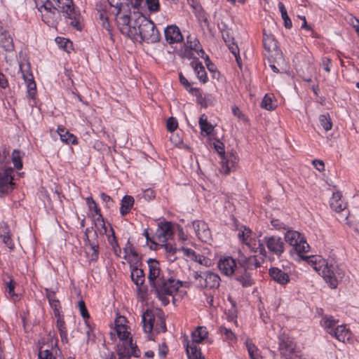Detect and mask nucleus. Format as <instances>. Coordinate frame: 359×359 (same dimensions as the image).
I'll use <instances>...</instances> for the list:
<instances>
[{
    "label": "nucleus",
    "mask_w": 359,
    "mask_h": 359,
    "mask_svg": "<svg viewBox=\"0 0 359 359\" xmlns=\"http://www.w3.org/2000/svg\"><path fill=\"white\" fill-rule=\"evenodd\" d=\"M147 263L151 291L154 292L163 306H166L170 303V297H173L182 286L181 282L172 278H165L161 276L159 262L156 260L149 259Z\"/></svg>",
    "instance_id": "nucleus-1"
},
{
    "label": "nucleus",
    "mask_w": 359,
    "mask_h": 359,
    "mask_svg": "<svg viewBox=\"0 0 359 359\" xmlns=\"http://www.w3.org/2000/svg\"><path fill=\"white\" fill-rule=\"evenodd\" d=\"M316 271L331 289H336L345 276V271L342 269L329 265L320 255H316Z\"/></svg>",
    "instance_id": "nucleus-2"
},
{
    "label": "nucleus",
    "mask_w": 359,
    "mask_h": 359,
    "mask_svg": "<svg viewBox=\"0 0 359 359\" xmlns=\"http://www.w3.org/2000/svg\"><path fill=\"white\" fill-rule=\"evenodd\" d=\"M135 25L137 34L130 37L133 41H145L148 43L160 41L161 34L151 20L140 15L135 20Z\"/></svg>",
    "instance_id": "nucleus-3"
},
{
    "label": "nucleus",
    "mask_w": 359,
    "mask_h": 359,
    "mask_svg": "<svg viewBox=\"0 0 359 359\" xmlns=\"http://www.w3.org/2000/svg\"><path fill=\"white\" fill-rule=\"evenodd\" d=\"M285 239L287 243L292 246L294 251L303 260L307 262L312 266L314 265L313 255H304V253L309 251L311 248L304 237L299 232L292 230L287 231L285 235Z\"/></svg>",
    "instance_id": "nucleus-4"
},
{
    "label": "nucleus",
    "mask_w": 359,
    "mask_h": 359,
    "mask_svg": "<svg viewBox=\"0 0 359 359\" xmlns=\"http://www.w3.org/2000/svg\"><path fill=\"white\" fill-rule=\"evenodd\" d=\"M208 333L206 327L199 326L192 332L191 341L187 337L184 338L182 342L189 359H205L196 344L201 343L207 337Z\"/></svg>",
    "instance_id": "nucleus-5"
},
{
    "label": "nucleus",
    "mask_w": 359,
    "mask_h": 359,
    "mask_svg": "<svg viewBox=\"0 0 359 359\" xmlns=\"http://www.w3.org/2000/svg\"><path fill=\"white\" fill-rule=\"evenodd\" d=\"M214 147L221 157L220 172L224 175H229L231 172H233L238 167L239 158L235 151H228L226 154L224 151V144L219 140L213 143Z\"/></svg>",
    "instance_id": "nucleus-6"
},
{
    "label": "nucleus",
    "mask_w": 359,
    "mask_h": 359,
    "mask_svg": "<svg viewBox=\"0 0 359 359\" xmlns=\"http://www.w3.org/2000/svg\"><path fill=\"white\" fill-rule=\"evenodd\" d=\"M192 282L201 289H216L219 286V276L210 271H194L190 275Z\"/></svg>",
    "instance_id": "nucleus-7"
},
{
    "label": "nucleus",
    "mask_w": 359,
    "mask_h": 359,
    "mask_svg": "<svg viewBox=\"0 0 359 359\" xmlns=\"http://www.w3.org/2000/svg\"><path fill=\"white\" fill-rule=\"evenodd\" d=\"M53 0H35V4L41 14L42 20L49 27H55L58 16L56 11H61Z\"/></svg>",
    "instance_id": "nucleus-8"
},
{
    "label": "nucleus",
    "mask_w": 359,
    "mask_h": 359,
    "mask_svg": "<svg viewBox=\"0 0 359 359\" xmlns=\"http://www.w3.org/2000/svg\"><path fill=\"white\" fill-rule=\"evenodd\" d=\"M55 4L60 9L61 12L66 14V17L70 20L69 24L81 31L82 26L81 24V16L79 13L74 9L72 0H53Z\"/></svg>",
    "instance_id": "nucleus-9"
},
{
    "label": "nucleus",
    "mask_w": 359,
    "mask_h": 359,
    "mask_svg": "<svg viewBox=\"0 0 359 359\" xmlns=\"http://www.w3.org/2000/svg\"><path fill=\"white\" fill-rule=\"evenodd\" d=\"M278 351L285 359H296L297 353L296 351V344L293 339L285 333L278 337Z\"/></svg>",
    "instance_id": "nucleus-10"
},
{
    "label": "nucleus",
    "mask_w": 359,
    "mask_h": 359,
    "mask_svg": "<svg viewBox=\"0 0 359 359\" xmlns=\"http://www.w3.org/2000/svg\"><path fill=\"white\" fill-rule=\"evenodd\" d=\"M19 67L22 77L26 83L28 95L31 98H34L36 93V86L31 72L30 65L29 62H20Z\"/></svg>",
    "instance_id": "nucleus-11"
},
{
    "label": "nucleus",
    "mask_w": 359,
    "mask_h": 359,
    "mask_svg": "<svg viewBox=\"0 0 359 359\" xmlns=\"http://www.w3.org/2000/svg\"><path fill=\"white\" fill-rule=\"evenodd\" d=\"M13 169L11 167L1 168L0 170V193L8 194L13 189Z\"/></svg>",
    "instance_id": "nucleus-12"
},
{
    "label": "nucleus",
    "mask_w": 359,
    "mask_h": 359,
    "mask_svg": "<svg viewBox=\"0 0 359 359\" xmlns=\"http://www.w3.org/2000/svg\"><path fill=\"white\" fill-rule=\"evenodd\" d=\"M116 21L118 27L123 34L129 38L136 36L135 21L132 22L128 15L117 17Z\"/></svg>",
    "instance_id": "nucleus-13"
},
{
    "label": "nucleus",
    "mask_w": 359,
    "mask_h": 359,
    "mask_svg": "<svg viewBox=\"0 0 359 359\" xmlns=\"http://www.w3.org/2000/svg\"><path fill=\"white\" fill-rule=\"evenodd\" d=\"M264 242L269 252L280 256L284 252L285 243L280 237L272 236L264 237Z\"/></svg>",
    "instance_id": "nucleus-14"
},
{
    "label": "nucleus",
    "mask_w": 359,
    "mask_h": 359,
    "mask_svg": "<svg viewBox=\"0 0 359 359\" xmlns=\"http://www.w3.org/2000/svg\"><path fill=\"white\" fill-rule=\"evenodd\" d=\"M195 233L202 242L210 243L212 241V235L208 224L201 220H196L192 223Z\"/></svg>",
    "instance_id": "nucleus-15"
},
{
    "label": "nucleus",
    "mask_w": 359,
    "mask_h": 359,
    "mask_svg": "<svg viewBox=\"0 0 359 359\" xmlns=\"http://www.w3.org/2000/svg\"><path fill=\"white\" fill-rule=\"evenodd\" d=\"M173 235L172 224L171 222H161L156 232V239L159 243H164Z\"/></svg>",
    "instance_id": "nucleus-16"
},
{
    "label": "nucleus",
    "mask_w": 359,
    "mask_h": 359,
    "mask_svg": "<svg viewBox=\"0 0 359 359\" xmlns=\"http://www.w3.org/2000/svg\"><path fill=\"white\" fill-rule=\"evenodd\" d=\"M257 256H250L247 257L242 253H239L238 262L240 266L246 271L248 270H253L261 266V262Z\"/></svg>",
    "instance_id": "nucleus-17"
},
{
    "label": "nucleus",
    "mask_w": 359,
    "mask_h": 359,
    "mask_svg": "<svg viewBox=\"0 0 359 359\" xmlns=\"http://www.w3.org/2000/svg\"><path fill=\"white\" fill-rule=\"evenodd\" d=\"M218 267L220 271L227 276L235 275L238 269H236V264L234 259L231 257H226L220 259L218 262Z\"/></svg>",
    "instance_id": "nucleus-18"
},
{
    "label": "nucleus",
    "mask_w": 359,
    "mask_h": 359,
    "mask_svg": "<svg viewBox=\"0 0 359 359\" xmlns=\"http://www.w3.org/2000/svg\"><path fill=\"white\" fill-rule=\"evenodd\" d=\"M318 316L321 317L319 321L320 325L323 327L326 332L330 334L331 331H333L337 327L336 325L338 323V320H336L333 316L330 315H325L323 313V309H317Z\"/></svg>",
    "instance_id": "nucleus-19"
},
{
    "label": "nucleus",
    "mask_w": 359,
    "mask_h": 359,
    "mask_svg": "<svg viewBox=\"0 0 359 359\" xmlns=\"http://www.w3.org/2000/svg\"><path fill=\"white\" fill-rule=\"evenodd\" d=\"M263 44L266 50L269 53H274V55L278 57V59H282V53L278 49L274 36L271 34H267L265 30H264Z\"/></svg>",
    "instance_id": "nucleus-20"
},
{
    "label": "nucleus",
    "mask_w": 359,
    "mask_h": 359,
    "mask_svg": "<svg viewBox=\"0 0 359 359\" xmlns=\"http://www.w3.org/2000/svg\"><path fill=\"white\" fill-rule=\"evenodd\" d=\"M165 37L169 43H179L182 41L183 36L180 29L176 25H170L165 29Z\"/></svg>",
    "instance_id": "nucleus-21"
},
{
    "label": "nucleus",
    "mask_w": 359,
    "mask_h": 359,
    "mask_svg": "<svg viewBox=\"0 0 359 359\" xmlns=\"http://www.w3.org/2000/svg\"><path fill=\"white\" fill-rule=\"evenodd\" d=\"M330 335L335 337L338 341L345 343L348 341L351 337V332L346 328L345 325H337Z\"/></svg>",
    "instance_id": "nucleus-22"
},
{
    "label": "nucleus",
    "mask_w": 359,
    "mask_h": 359,
    "mask_svg": "<svg viewBox=\"0 0 359 359\" xmlns=\"http://www.w3.org/2000/svg\"><path fill=\"white\" fill-rule=\"evenodd\" d=\"M342 194L337 191L332 193L330 201V208L337 212H341L346 208V203L341 200Z\"/></svg>",
    "instance_id": "nucleus-23"
},
{
    "label": "nucleus",
    "mask_w": 359,
    "mask_h": 359,
    "mask_svg": "<svg viewBox=\"0 0 359 359\" xmlns=\"http://www.w3.org/2000/svg\"><path fill=\"white\" fill-rule=\"evenodd\" d=\"M269 274L271 278L279 284L285 285L290 281L288 274L278 268H271Z\"/></svg>",
    "instance_id": "nucleus-24"
},
{
    "label": "nucleus",
    "mask_w": 359,
    "mask_h": 359,
    "mask_svg": "<svg viewBox=\"0 0 359 359\" xmlns=\"http://www.w3.org/2000/svg\"><path fill=\"white\" fill-rule=\"evenodd\" d=\"M142 320L143 323V330L146 333H150L154 328V315L151 310H146L142 313Z\"/></svg>",
    "instance_id": "nucleus-25"
},
{
    "label": "nucleus",
    "mask_w": 359,
    "mask_h": 359,
    "mask_svg": "<svg viewBox=\"0 0 359 359\" xmlns=\"http://www.w3.org/2000/svg\"><path fill=\"white\" fill-rule=\"evenodd\" d=\"M178 251L182 252L184 256L194 262H198L201 264L206 265L207 264L208 260L205 259V257L203 255L196 254V252L192 249L181 248L178 249Z\"/></svg>",
    "instance_id": "nucleus-26"
},
{
    "label": "nucleus",
    "mask_w": 359,
    "mask_h": 359,
    "mask_svg": "<svg viewBox=\"0 0 359 359\" xmlns=\"http://www.w3.org/2000/svg\"><path fill=\"white\" fill-rule=\"evenodd\" d=\"M0 46L6 51L11 52L14 50L13 38L5 29L0 33Z\"/></svg>",
    "instance_id": "nucleus-27"
},
{
    "label": "nucleus",
    "mask_w": 359,
    "mask_h": 359,
    "mask_svg": "<svg viewBox=\"0 0 359 359\" xmlns=\"http://www.w3.org/2000/svg\"><path fill=\"white\" fill-rule=\"evenodd\" d=\"M191 65L194 68L199 81L203 83H205L208 81V76L205 69L202 63L198 60H194L191 62Z\"/></svg>",
    "instance_id": "nucleus-28"
},
{
    "label": "nucleus",
    "mask_w": 359,
    "mask_h": 359,
    "mask_svg": "<svg viewBox=\"0 0 359 359\" xmlns=\"http://www.w3.org/2000/svg\"><path fill=\"white\" fill-rule=\"evenodd\" d=\"M235 278L243 287H250L253 284V280L249 273L238 269L235 273Z\"/></svg>",
    "instance_id": "nucleus-29"
},
{
    "label": "nucleus",
    "mask_w": 359,
    "mask_h": 359,
    "mask_svg": "<svg viewBox=\"0 0 359 359\" xmlns=\"http://www.w3.org/2000/svg\"><path fill=\"white\" fill-rule=\"evenodd\" d=\"M88 229H86L85 234L86 236V238L88 240V243L93 250L92 254V259H97L99 255V244L98 241H97V232L95 231L93 233V238H89L88 236L87 235V232L88 231Z\"/></svg>",
    "instance_id": "nucleus-30"
},
{
    "label": "nucleus",
    "mask_w": 359,
    "mask_h": 359,
    "mask_svg": "<svg viewBox=\"0 0 359 359\" xmlns=\"http://www.w3.org/2000/svg\"><path fill=\"white\" fill-rule=\"evenodd\" d=\"M134 202L135 201L133 196L128 195L123 196L120 208V213L121 215L124 216L130 211L134 205Z\"/></svg>",
    "instance_id": "nucleus-31"
},
{
    "label": "nucleus",
    "mask_w": 359,
    "mask_h": 359,
    "mask_svg": "<svg viewBox=\"0 0 359 359\" xmlns=\"http://www.w3.org/2000/svg\"><path fill=\"white\" fill-rule=\"evenodd\" d=\"M57 133L60 136V139L62 142H66L67 144H76L77 142L76 137L73 135L69 133L65 128L62 127H58Z\"/></svg>",
    "instance_id": "nucleus-32"
},
{
    "label": "nucleus",
    "mask_w": 359,
    "mask_h": 359,
    "mask_svg": "<svg viewBox=\"0 0 359 359\" xmlns=\"http://www.w3.org/2000/svg\"><path fill=\"white\" fill-rule=\"evenodd\" d=\"M130 276L137 286H140L144 283V273L141 269L134 268L131 271Z\"/></svg>",
    "instance_id": "nucleus-33"
},
{
    "label": "nucleus",
    "mask_w": 359,
    "mask_h": 359,
    "mask_svg": "<svg viewBox=\"0 0 359 359\" xmlns=\"http://www.w3.org/2000/svg\"><path fill=\"white\" fill-rule=\"evenodd\" d=\"M245 344L251 359H262L258 353L257 347L251 339H246Z\"/></svg>",
    "instance_id": "nucleus-34"
},
{
    "label": "nucleus",
    "mask_w": 359,
    "mask_h": 359,
    "mask_svg": "<svg viewBox=\"0 0 359 359\" xmlns=\"http://www.w3.org/2000/svg\"><path fill=\"white\" fill-rule=\"evenodd\" d=\"M55 317L57 318L56 327L60 332V337L62 340L67 339V332L63 316L61 314Z\"/></svg>",
    "instance_id": "nucleus-35"
},
{
    "label": "nucleus",
    "mask_w": 359,
    "mask_h": 359,
    "mask_svg": "<svg viewBox=\"0 0 359 359\" xmlns=\"http://www.w3.org/2000/svg\"><path fill=\"white\" fill-rule=\"evenodd\" d=\"M199 126L201 133H205L206 135H210L213 130V126L208 122L207 117L203 114L199 119Z\"/></svg>",
    "instance_id": "nucleus-36"
},
{
    "label": "nucleus",
    "mask_w": 359,
    "mask_h": 359,
    "mask_svg": "<svg viewBox=\"0 0 359 359\" xmlns=\"http://www.w3.org/2000/svg\"><path fill=\"white\" fill-rule=\"evenodd\" d=\"M318 120L320 126H322L325 131L332 129V122L328 113L320 115Z\"/></svg>",
    "instance_id": "nucleus-37"
},
{
    "label": "nucleus",
    "mask_w": 359,
    "mask_h": 359,
    "mask_svg": "<svg viewBox=\"0 0 359 359\" xmlns=\"http://www.w3.org/2000/svg\"><path fill=\"white\" fill-rule=\"evenodd\" d=\"M199 41L196 38H191V36H189L187 39V42L186 44V46L187 48H189L191 50H194L196 52H200L198 53V55L201 57H203V54L205 53L203 49H200L198 46Z\"/></svg>",
    "instance_id": "nucleus-38"
},
{
    "label": "nucleus",
    "mask_w": 359,
    "mask_h": 359,
    "mask_svg": "<svg viewBox=\"0 0 359 359\" xmlns=\"http://www.w3.org/2000/svg\"><path fill=\"white\" fill-rule=\"evenodd\" d=\"M225 42L226 43V45L229 47V50L231 52V53L234 55L236 61L238 64V65L241 67V58L240 56L239 49L238 46L234 42H227L226 39H224Z\"/></svg>",
    "instance_id": "nucleus-39"
},
{
    "label": "nucleus",
    "mask_w": 359,
    "mask_h": 359,
    "mask_svg": "<svg viewBox=\"0 0 359 359\" xmlns=\"http://www.w3.org/2000/svg\"><path fill=\"white\" fill-rule=\"evenodd\" d=\"M116 331L120 340L126 341L129 338L130 332L128 331V327L123 325H116Z\"/></svg>",
    "instance_id": "nucleus-40"
},
{
    "label": "nucleus",
    "mask_w": 359,
    "mask_h": 359,
    "mask_svg": "<svg viewBox=\"0 0 359 359\" xmlns=\"http://www.w3.org/2000/svg\"><path fill=\"white\" fill-rule=\"evenodd\" d=\"M22 156L19 150L15 149L12 154V161L15 168L20 170L22 168V163L21 161Z\"/></svg>",
    "instance_id": "nucleus-41"
},
{
    "label": "nucleus",
    "mask_w": 359,
    "mask_h": 359,
    "mask_svg": "<svg viewBox=\"0 0 359 359\" xmlns=\"http://www.w3.org/2000/svg\"><path fill=\"white\" fill-rule=\"evenodd\" d=\"M261 107L266 110H273L276 105L273 103L272 98L266 95L261 102Z\"/></svg>",
    "instance_id": "nucleus-42"
},
{
    "label": "nucleus",
    "mask_w": 359,
    "mask_h": 359,
    "mask_svg": "<svg viewBox=\"0 0 359 359\" xmlns=\"http://www.w3.org/2000/svg\"><path fill=\"white\" fill-rule=\"evenodd\" d=\"M219 331L221 334L224 337L226 340L229 341H233L236 340L235 334L231 329H229L226 327L222 325L220 327Z\"/></svg>",
    "instance_id": "nucleus-43"
},
{
    "label": "nucleus",
    "mask_w": 359,
    "mask_h": 359,
    "mask_svg": "<svg viewBox=\"0 0 359 359\" xmlns=\"http://www.w3.org/2000/svg\"><path fill=\"white\" fill-rule=\"evenodd\" d=\"M117 354L118 355V359H128L130 358V349L128 345L126 343L123 346H121L118 347Z\"/></svg>",
    "instance_id": "nucleus-44"
},
{
    "label": "nucleus",
    "mask_w": 359,
    "mask_h": 359,
    "mask_svg": "<svg viewBox=\"0 0 359 359\" xmlns=\"http://www.w3.org/2000/svg\"><path fill=\"white\" fill-rule=\"evenodd\" d=\"M180 81L184 86L187 90L189 93L194 94L198 92V89L196 88H193L191 83L188 81V80L183 76L182 73L180 74Z\"/></svg>",
    "instance_id": "nucleus-45"
},
{
    "label": "nucleus",
    "mask_w": 359,
    "mask_h": 359,
    "mask_svg": "<svg viewBox=\"0 0 359 359\" xmlns=\"http://www.w3.org/2000/svg\"><path fill=\"white\" fill-rule=\"evenodd\" d=\"M111 231H112L111 235L109 236L108 241H109V243L111 245V248H112L114 253L116 255H118V253H121V248L118 245V242L116 241L115 233L112 229H111Z\"/></svg>",
    "instance_id": "nucleus-46"
},
{
    "label": "nucleus",
    "mask_w": 359,
    "mask_h": 359,
    "mask_svg": "<svg viewBox=\"0 0 359 359\" xmlns=\"http://www.w3.org/2000/svg\"><path fill=\"white\" fill-rule=\"evenodd\" d=\"M145 3L149 12L156 13L159 11V0H145Z\"/></svg>",
    "instance_id": "nucleus-47"
},
{
    "label": "nucleus",
    "mask_w": 359,
    "mask_h": 359,
    "mask_svg": "<svg viewBox=\"0 0 359 359\" xmlns=\"http://www.w3.org/2000/svg\"><path fill=\"white\" fill-rule=\"evenodd\" d=\"M9 278V281L6 283V291L9 294V295L15 300L18 298V296L14 292L15 289V282L14 280Z\"/></svg>",
    "instance_id": "nucleus-48"
},
{
    "label": "nucleus",
    "mask_w": 359,
    "mask_h": 359,
    "mask_svg": "<svg viewBox=\"0 0 359 359\" xmlns=\"http://www.w3.org/2000/svg\"><path fill=\"white\" fill-rule=\"evenodd\" d=\"M95 226L97 231H99L100 234L106 233L107 228L104 222L103 217H97L95 220Z\"/></svg>",
    "instance_id": "nucleus-49"
},
{
    "label": "nucleus",
    "mask_w": 359,
    "mask_h": 359,
    "mask_svg": "<svg viewBox=\"0 0 359 359\" xmlns=\"http://www.w3.org/2000/svg\"><path fill=\"white\" fill-rule=\"evenodd\" d=\"M0 237L2 238L3 242L8 246L9 249H13L14 244L11 240V235L8 231H5L4 233H1Z\"/></svg>",
    "instance_id": "nucleus-50"
},
{
    "label": "nucleus",
    "mask_w": 359,
    "mask_h": 359,
    "mask_svg": "<svg viewBox=\"0 0 359 359\" xmlns=\"http://www.w3.org/2000/svg\"><path fill=\"white\" fill-rule=\"evenodd\" d=\"M251 231L245 228L244 231H241L238 233V238L246 245H249L248 238L250 236Z\"/></svg>",
    "instance_id": "nucleus-51"
},
{
    "label": "nucleus",
    "mask_w": 359,
    "mask_h": 359,
    "mask_svg": "<svg viewBox=\"0 0 359 359\" xmlns=\"http://www.w3.org/2000/svg\"><path fill=\"white\" fill-rule=\"evenodd\" d=\"M130 349V356L138 357L140 355V350L135 344H133L132 339L130 338L128 341H126Z\"/></svg>",
    "instance_id": "nucleus-52"
},
{
    "label": "nucleus",
    "mask_w": 359,
    "mask_h": 359,
    "mask_svg": "<svg viewBox=\"0 0 359 359\" xmlns=\"http://www.w3.org/2000/svg\"><path fill=\"white\" fill-rule=\"evenodd\" d=\"M167 129L168 131L170 132H173L175 131L177 126H178V123H177V121L176 120V118H173V117H170L168 120H167Z\"/></svg>",
    "instance_id": "nucleus-53"
},
{
    "label": "nucleus",
    "mask_w": 359,
    "mask_h": 359,
    "mask_svg": "<svg viewBox=\"0 0 359 359\" xmlns=\"http://www.w3.org/2000/svg\"><path fill=\"white\" fill-rule=\"evenodd\" d=\"M49 304L53 310L55 316H59V315H61V312H60L61 305H60V302L58 299H57L55 301L50 303Z\"/></svg>",
    "instance_id": "nucleus-54"
},
{
    "label": "nucleus",
    "mask_w": 359,
    "mask_h": 359,
    "mask_svg": "<svg viewBox=\"0 0 359 359\" xmlns=\"http://www.w3.org/2000/svg\"><path fill=\"white\" fill-rule=\"evenodd\" d=\"M78 306L79 308L80 313H81V315L82 316V317L85 319L88 318L89 314H88V310L86 307L84 301L80 300L78 302Z\"/></svg>",
    "instance_id": "nucleus-55"
},
{
    "label": "nucleus",
    "mask_w": 359,
    "mask_h": 359,
    "mask_svg": "<svg viewBox=\"0 0 359 359\" xmlns=\"http://www.w3.org/2000/svg\"><path fill=\"white\" fill-rule=\"evenodd\" d=\"M45 292H46V296L48 300L49 304L55 301L57 299L56 297V291L55 290H54L53 289H50V288H46Z\"/></svg>",
    "instance_id": "nucleus-56"
},
{
    "label": "nucleus",
    "mask_w": 359,
    "mask_h": 359,
    "mask_svg": "<svg viewBox=\"0 0 359 359\" xmlns=\"http://www.w3.org/2000/svg\"><path fill=\"white\" fill-rule=\"evenodd\" d=\"M237 316V309L236 308H231L229 309L227 313V318L229 321L233 322L236 325H237V322L236 320V318Z\"/></svg>",
    "instance_id": "nucleus-57"
},
{
    "label": "nucleus",
    "mask_w": 359,
    "mask_h": 359,
    "mask_svg": "<svg viewBox=\"0 0 359 359\" xmlns=\"http://www.w3.org/2000/svg\"><path fill=\"white\" fill-rule=\"evenodd\" d=\"M39 359H55V358L50 351L44 350L39 351Z\"/></svg>",
    "instance_id": "nucleus-58"
},
{
    "label": "nucleus",
    "mask_w": 359,
    "mask_h": 359,
    "mask_svg": "<svg viewBox=\"0 0 359 359\" xmlns=\"http://www.w3.org/2000/svg\"><path fill=\"white\" fill-rule=\"evenodd\" d=\"M330 63L331 60L328 57L322 58V61L320 63V65L323 68V69L329 73L330 72Z\"/></svg>",
    "instance_id": "nucleus-59"
},
{
    "label": "nucleus",
    "mask_w": 359,
    "mask_h": 359,
    "mask_svg": "<svg viewBox=\"0 0 359 359\" xmlns=\"http://www.w3.org/2000/svg\"><path fill=\"white\" fill-rule=\"evenodd\" d=\"M100 196L102 200L106 203V205L108 208H110L113 205L114 201L109 196L107 195L104 193H102L100 194Z\"/></svg>",
    "instance_id": "nucleus-60"
},
{
    "label": "nucleus",
    "mask_w": 359,
    "mask_h": 359,
    "mask_svg": "<svg viewBox=\"0 0 359 359\" xmlns=\"http://www.w3.org/2000/svg\"><path fill=\"white\" fill-rule=\"evenodd\" d=\"M143 196L145 200L150 201L155 198V193L151 189H147L144 191Z\"/></svg>",
    "instance_id": "nucleus-61"
},
{
    "label": "nucleus",
    "mask_w": 359,
    "mask_h": 359,
    "mask_svg": "<svg viewBox=\"0 0 359 359\" xmlns=\"http://www.w3.org/2000/svg\"><path fill=\"white\" fill-rule=\"evenodd\" d=\"M1 156V160L0 163H7L9 162L8 156H9V151L7 150H4L2 153L0 152Z\"/></svg>",
    "instance_id": "nucleus-62"
},
{
    "label": "nucleus",
    "mask_w": 359,
    "mask_h": 359,
    "mask_svg": "<svg viewBox=\"0 0 359 359\" xmlns=\"http://www.w3.org/2000/svg\"><path fill=\"white\" fill-rule=\"evenodd\" d=\"M349 22L354 27L356 32L359 34V20L355 17L351 16Z\"/></svg>",
    "instance_id": "nucleus-63"
},
{
    "label": "nucleus",
    "mask_w": 359,
    "mask_h": 359,
    "mask_svg": "<svg viewBox=\"0 0 359 359\" xmlns=\"http://www.w3.org/2000/svg\"><path fill=\"white\" fill-rule=\"evenodd\" d=\"M282 18L284 21V26L285 28L290 29L292 26V23L288 15L287 14L286 15L282 16Z\"/></svg>",
    "instance_id": "nucleus-64"
}]
</instances>
